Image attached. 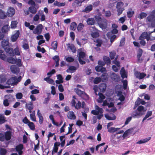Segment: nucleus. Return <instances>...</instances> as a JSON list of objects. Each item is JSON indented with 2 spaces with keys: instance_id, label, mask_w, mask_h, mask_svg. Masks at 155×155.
<instances>
[{
  "instance_id": "f257e3e1",
  "label": "nucleus",
  "mask_w": 155,
  "mask_h": 155,
  "mask_svg": "<svg viewBox=\"0 0 155 155\" xmlns=\"http://www.w3.org/2000/svg\"><path fill=\"white\" fill-rule=\"evenodd\" d=\"M105 143H102L97 145L96 147V151H98L99 150L98 153L100 155H104L106 153V150L108 147V146L105 145Z\"/></svg>"
},
{
  "instance_id": "f03ea898",
  "label": "nucleus",
  "mask_w": 155,
  "mask_h": 155,
  "mask_svg": "<svg viewBox=\"0 0 155 155\" xmlns=\"http://www.w3.org/2000/svg\"><path fill=\"white\" fill-rule=\"evenodd\" d=\"M22 122L25 124H27L29 128L32 130H34L35 129V127L34 123L30 122L27 118L26 117H25L22 120Z\"/></svg>"
},
{
  "instance_id": "7ed1b4c3",
  "label": "nucleus",
  "mask_w": 155,
  "mask_h": 155,
  "mask_svg": "<svg viewBox=\"0 0 155 155\" xmlns=\"http://www.w3.org/2000/svg\"><path fill=\"white\" fill-rule=\"evenodd\" d=\"M147 20L149 22L151 23L152 25L153 23H154L155 20V11L153 10L152 11L151 14L147 17Z\"/></svg>"
},
{
  "instance_id": "20e7f679",
  "label": "nucleus",
  "mask_w": 155,
  "mask_h": 155,
  "mask_svg": "<svg viewBox=\"0 0 155 155\" xmlns=\"http://www.w3.org/2000/svg\"><path fill=\"white\" fill-rule=\"evenodd\" d=\"M143 52V50L141 48H139L137 50V62L139 63H141L143 59L141 58Z\"/></svg>"
},
{
  "instance_id": "39448f33",
  "label": "nucleus",
  "mask_w": 155,
  "mask_h": 155,
  "mask_svg": "<svg viewBox=\"0 0 155 155\" xmlns=\"http://www.w3.org/2000/svg\"><path fill=\"white\" fill-rule=\"evenodd\" d=\"M43 25L41 24H39L37 25L36 28L34 30L33 33L35 34L39 35L42 31Z\"/></svg>"
},
{
  "instance_id": "423d86ee",
  "label": "nucleus",
  "mask_w": 155,
  "mask_h": 155,
  "mask_svg": "<svg viewBox=\"0 0 155 155\" xmlns=\"http://www.w3.org/2000/svg\"><path fill=\"white\" fill-rule=\"evenodd\" d=\"M106 87V85L105 84L103 83L100 84L99 85V87H97L96 88L95 87H94V89L95 91V93L96 94L97 91V89H99L100 92L104 93L105 91V90Z\"/></svg>"
},
{
  "instance_id": "0eeeda50",
  "label": "nucleus",
  "mask_w": 155,
  "mask_h": 155,
  "mask_svg": "<svg viewBox=\"0 0 155 155\" xmlns=\"http://www.w3.org/2000/svg\"><path fill=\"white\" fill-rule=\"evenodd\" d=\"M133 133V129H129L127 130L124 132V134L122 135L123 138L124 139L125 138L129 137L130 135L132 134Z\"/></svg>"
},
{
  "instance_id": "6e6552de",
  "label": "nucleus",
  "mask_w": 155,
  "mask_h": 155,
  "mask_svg": "<svg viewBox=\"0 0 155 155\" xmlns=\"http://www.w3.org/2000/svg\"><path fill=\"white\" fill-rule=\"evenodd\" d=\"M1 44L2 48L4 49L10 47L8 39L3 40L1 41Z\"/></svg>"
},
{
  "instance_id": "1a4fd4ad",
  "label": "nucleus",
  "mask_w": 155,
  "mask_h": 155,
  "mask_svg": "<svg viewBox=\"0 0 155 155\" xmlns=\"http://www.w3.org/2000/svg\"><path fill=\"white\" fill-rule=\"evenodd\" d=\"M145 39L147 41L150 40V36L147 32H143L139 38V39Z\"/></svg>"
},
{
  "instance_id": "9d476101",
  "label": "nucleus",
  "mask_w": 155,
  "mask_h": 155,
  "mask_svg": "<svg viewBox=\"0 0 155 155\" xmlns=\"http://www.w3.org/2000/svg\"><path fill=\"white\" fill-rule=\"evenodd\" d=\"M16 77H13L9 79L7 81V84L9 85H15L17 84L16 82Z\"/></svg>"
},
{
  "instance_id": "9b49d317",
  "label": "nucleus",
  "mask_w": 155,
  "mask_h": 155,
  "mask_svg": "<svg viewBox=\"0 0 155 155\" xmlns=\"http://www.w3.org/2000/svg\"><path fill=\"white\" fill-rule=\"evenodd\" d=\"M11 70L12 73L18 74L20 71L19 68L16 65H12L10 68Z\"/></svg>"
},
{
  "instance_id": "f8f14e48",
  "label": "nucleus",
  "mask_w": 155,
  "mask_h": 155,
  "mask_svg": "<svg viewBox=\"0 0 155 155\" xmlns=\"http://www.w3.org/2000/svg\"><path fill=\"white\" fill-rule=\"evenodd\" d=\"M23 148V145L22 144H19L17 145L15 147V149L19 155H21L23 153L22 151Z\"/></svg>"
},
{
  "instance_id": "ddd939ff",
  "label": "nucleus",
  "mask_w": 155,
  "mask_h": 155,
  "mask_svg": "<svg viewBox=\"0 0 155 155\" xmlns=\"http://www.w3.org/2000/svg\"><path fill=\"white\" fill-rule=\"evenodd\" d=\"M76 41L77 44L79 45L80 47L82 46V45H84L87 42V39H86L85 38H83L81 40H79L78 39L76 38Z\"/></svg>"
},
{
  "instance_id": "4468645a",
  "label": "nucleus",
  "mask_w": 155,
  "mask_h": 155,
  "mask_svg": "<svg viewBox=\"0 0 155 155\" xmlns=\"http://www.w3.org/2000/svg\"><path fill=\"white\" fill-rule=\"evenodd\" d=\"M4 50L7 54H9L10 56H14V53L13 48H11L9 47L8 48L4 49Z\"/></svg>"
},
{
  "instance_id": "2eb2a0df",
  "label": "nucleus",
  "mask_w": 155,
  "mask_h": 155,
  "mask_svg": "<svg viewBox=\"0 0 155 155\" xmlns=\"http://www.w3.org/2000/svg\"><path fill=\"white\" fill-rule=\"evenodd\" d=\"M19 35V30L16 31V32L11 36V39L12 41L15 42L16 41Z\"/></svg>"
},
{
  "instance_id": "dca6fc26",
  "label": "nucleus",
  "mask_w": 155,
  "mask_h": 155,
  "mask_svg": "<svg viewBox=\"0 0 155 155\" xmlns=\"http://www.w3.org/2000/svg\"><path fill=\"white\" fill-rule=\"evenodd\" d=\"M68 47V49L71 50L73 53H75L76 52V49L75 46L73 44L68 43L66 45Z\"/></svg>"
},
{
  "instance_id": "f3484780",
  "label": "nucleus",
  "mask_w": 155,
  "mask_h": 155,
  "mask_svg": "<svg viewBox=\"0 0 155 155\" xmlns=\"http://www.w3.org/2000/svg\"><path fill=\"white\" fill-rule=\"evenodd\" d=\"M15 11L13 8H9L7 12V15L9 17H12L15 14Z\"/></svg>"
},
{
  "instance_id": "a211bd4d",
  "label": "nucleus",
  "mask_w": 155,
  "mask_h": 155,
  "mask_svg": "<svg viewBox=\"0 0 155 155\" xmlns=\"http://www.w3.org/2000/svg\"><path fill=\"white\" fill-rule=\"evenodd\" d=\"M68 117L70 120H75L76 118V116L72 111H69L68 114Z\"/></svg>"
},
{
  "instance_id": "6ab92c4d",
  "label": "nucleus",
  "mask_w": 155,
  "mask_h": 155,
  "mask_svg": "<svg viewBox=\"0 0 155 155\" xmlns=\"http://www.w3.org/2000/svg\"><path fill=\"white\" fill-rule=\"evenodd\" d=\"M5 140L7 141L9 140L11 138L12 134L11 132L10 131H7L5 132Z\"/></svg>"
},
{
  "instance_id": "aec40b11",
  "label": "nucleus",
  "mask_w": 155,
  "mask_h": 155,
  "mask_svg": "<svg viewBox=\"0 0 155 155\" xmlns=\"http://www.w3.org/2000/svg\"><path fill=\"white\" fill-rule=\"evenodd\" d=\"M111 79L115 81H118L119 80V76L116 74L113 73L110 75Z\"/></svg>"
},
{
  "instance_id": "412c9836",
  "label": "nucleus",
  "mask_w": 155,
  "mask_h": 155,
  "mask_svg": "<svg viewBox=\"0 0 155 155\" xmlns=\"http://www.w3.org/2000/svg\"><path fill=\"white\" fill-rule=\"evenodd\" d=\"M81 2H80V0H75L72 3V6L74 8L81 6Z\"/></svg>"
},
{
  "instance_id": "4be33fe9",
  "label": "nucleus",
  "mask_w": 155,
  "mask_h": 155,
  "mask_svg": "<svg viewBox=\"0 0 155 155\" xmlns=\"http://www.w3.org/2000/svg\"><path fill=\"white\" fill-rule=\"evenodd\" d=\"M120 74L121 77L123 79L125 78H127V74L125 71V69L124 67L122 68L120 71Z\"/></svg>"
},
{
  "instance_id": "5701e85b",
  "label": "nucleus",
  "mask_w": 155,
  "mask_h": 155,
  "mask_svg": "<svg viewBox=\"0 0 155 155\" xmlns=\"http://www.w3.org/2000/svg\"><path fill=\"white\" fill-rule=\"evenodd\" d=\"M77 69V68L73 66H70L66 70V72L68 73H73L75 72Z\"/></svg>"
},
{
  "instance_id": "b1692460",
  "label": "nucleus",
  "mask_w": 155,
  "mask_h": 155,
  "mask_svg": "<svg viewBox=\"0 0 155 155\" xmlns=\"http://www.w3.org/2000/svg\"><path fill=\"white\" fill-rule=\"evenodd\" d=\"M93 9V6L91 5H88L84 9L82 10L83 12L88 13L91 11Z\"/></svg>"
},
{
  "instance_id": "393cba45",
  "label": "nucleus",
  "mask_w": 155,
  "mask_h": 155,
  "mask_svg": "<svg viewBox=\"0 0 155 155\" xmlns=\"http://www.w3.org/2000/svg\"><path fill=\"white\" fill-rule=\"evenodd\" d=\"M120 128H115L114 127H110V128L107 129L108 131L110 133L113 134L114 132L117 131L118 130H120Z\"/></svg>"
},
{
  "instance_id": "a878e982",
  "label": "nucleus",
  "mask_w": 155,
  "mask_h": 155,
  "mask_svg": "<svg viewBox=\"0 0 155 155\" xmlns=\"http://www.w3.org/2000/svg\"><path fill=\"white\" fill-rule=\"evenodd\" d=\"M140 41L139 43L136 42V47L138 48L140 47V45L143 46L146 45V42L144 39H139Z\"/></svg>"
},
{
  "instance_id": "bb28decb",
  "label": "nucleus",
  "mask_w": 155,
  "mask_h": 155,
  "mask_svg": "<svg viewBox=\"0 0 155 155\" xmlns=\"http://www.w3.org/2000/svg\"><path fill=\"white\" fill-rule=\"evenodd\" d=\"M81 49H80L78 50V53L79 56L78 59H84L85 56V54L84 52L82 51H79Z\"/></svg>"
},
{
  "instance_id": "cd10ccee",
  "label": "nucleus",
  "mask_w": 155,
  "mask_h": 155,
  "mask_svg": "<svg viewBox=\"0 0 155 155\" xmlns=\"http://www.w3.org/2000/svg\"><path fill=\"white\" fill-rule=\"evenodd\" d=\"M98 95L99 98L98 100V102L100 103H102L104 99L105 98V96L101 92H99Z\"/></svg>"
},
{
  "instance_id": "c85d7f7f",
  "label": "nucleus",
  "mask_w": 155,
  "mask_h": 155,
  "mask_svg": "<svg viewBox=\"0 0 155 155\" xmlns=\"http://www.w3.org/2000/svg\"><path fill=\"white\" fill-rule=\"evenodd\" d=\"M88 25H94L95 23V20L94 18H88L86 21Z\"/></svg>"
},
{
  "instance_id": "c756f323",
  "label": "nucleus",
  "mask_w": 155,
  "mask_h": 155,
  "mask_svg": "<svg viewBox=\"0 0 155 155\" xmlns=\"http://www.w3.org/2000/svg\"><path fill=\"white\" fill-rule=\"evenodd\" d=\"M151 137H149L144 139L141 140L140 141L137 142L136 143L141 144L142 143H145L150 140L151 139Z\"/></svg>"
},
{
  "instance_id": "7c9ffc66",
  "label": "nucleus",
  "mask_w": 155,
  "mask_h": 155,
  "mask_svg": "<svg viewBox=\"0 0 155 155\" xmlns=\"http://www.w3.org/2000/svg\"><path fill=\"white\" fill-rule=\"evenodd\" d=\"M30 12L33 14H35L37 12V9L35 6H31L28 8Z\"/></svg>"
},
{
  "instance_id": "2f4dec72",
  "label": "nucleus",
  "mask_w": 155,
  "mask_h": 155,
  "mask_svg": "<svg viewBox=\"0 0 155 155\" xmlns=\"http://www.w3.org/2000/svg\"><path fill=\"white\" fill-rule=\"evenodd\" d=\"M25 107L27 109H33L34 108L33 103L32 102L27 103L25 105Z\"/></svg>"
},
{
  "instance_id": "473e14b6",
  "label": "nucleus",
  "mask_w": 155,
  "mask_h": 155,
  "mask_svg": "<svg viewBox=\"0 0 155 155\" xmlns=\"http://www.w3.org/2000/svg\"><path fill=\"white\" fill-rule=\"evenodd\" d=\"M77 24L75 22H72L70 26V29L72 31H75L77 28Z\"/></svg>"
},
{
  "instance_id": "72a5a7b5",
  "label": "nucleus",
  "mask_w": 155,
  "mask_h": 155,
  "mask_svg": "<svg viewBox=\"0 0 155 155\" xmlns=\"http://www.w3.org/2000/svg\"><path fill=\"white\" fill-rule=\"evenodd\" d=\"M6 118L3 114H0V124H2L6 121Z\"/></svg>"
},
{
  "instance_id": "f704fd0d",
  "label": "nucleus",
  "mask_w": 155,
  "mask_h": 155,
  "mask_svg": "<svg viewBox=\"0 0 155 155\" xmlns=\"http://www.w3.org/2000/svg\"><path fill=\"white\" fill-rule=\"evenodd\" d=\"M103 59L105 63L109 65L110 64V60L109 57L104 56L103 57Z\"/></svg>"
},
{
  "instance_id": "c9c22d12",
  "label": "nucleus",
  "mask_w": 155,
  "mask_h": 155,
  "mask_svg": "<svg viewBox=\"0 0 155 155\" xmlns=\"http://www.w3.org/2000/svg\"><path fill=\"white\" fill-rule=\"evenodd\" d=\"M54 5L57 6L58 7H62L64 6L65 5V2L61 3L60 2H58L57 1H55L54 3Z\"/></svg>"
},
{
  "instance_id": "e433bc0d",
  "label": "nucleus",
  "mask_w": 155,
  "mask_h": 155,
  "mask_svg": "<svg viewBox=\"0 0 155 155\" xmlns=\"http://www.w3.org/2000/svg\"><path fill=\"white\" fill-rule=\"evenodd\" d=\"M118 32V30L117 29H113L110 32H108L107 35V37H109L110 35H111L112 34H117Z\"/></svg>"
},
{
  "instance_id": "4c0bfd02",
  "label": "nucleus",
  "mask_w": 155,
  "mask_h": 155,
  "mask_svg": "<svg viewBox=\"0 0 155 155\" xmlns=\"http://www.w3.org/2000/svg\"><path fill=\"white\" fill-rule=\"evenodd\" d=\"M76 92L78 95L81 96H83L85 94L84 91H81L80 89L78 88L76 89Z\"/></svg>"
},
{
  "instance_id": "58836bf2",
  "label": "nucleus",
  "mask_w": 155,
  "mask_h": 155,
  "mask_svg": "<svg viewBox=\"0 0 155 155\" xmlns=\"http://www.w3.org/2000/svg\"><path fill=\"white\" fill-rule=\"evenodd\" d=\"M117 55L115 51H113L110 52V57L111 59H113Z\"/></svg>"
},
{
  "instance_id": "ea45409f",
  "label": "nucleus",
  "mask_w": 155,
  "mask_h": 155,
  "mask_svg": "<svg viewBox=\"0 0 155 155\" xmlns=\"http://www.w3.org/2000/svg\"><path fill=\"white\" fill-rule=\"evenodd\" d=\"M14 55L19 56L20 55V50L18 46H17L14 50Z\"/></svg>"
},
{
  "instance_id": "a19ab883",
  "label": "nucleus",
  "mask_w": 155,
  "mask_h": 155,
  "mask_svg": "<svg viewBox=\"0 0 155 155\" xmlns=\"http://www.w3.org/2000/svg\"><path fill=\"white\" fill-rule=\"evenodd\" d=\"M6 61L12 64H15V59L12 57L7 58Z\"/></svg>"
},
{
  "instance_id": "79ce46f5",
  "label": "nucleus",
  "mask_w": 155,
  "mask_h": 155,
  "mask_svg": "<svg viewBox=\"0 0 155 155\" xmlns=\"http://www.w3.org/2000/svg\"><path fill=\"white\" fill-rule=\"evenodd\" d=\"M118 56L117 55L115 59L113 61V63L115 64L117 67L120 68V62L119 61H117V59L118 58Z\"/></svg>"
},
{
  "instance_id": "37998d69",
  "label": "nucleus",
  "mask_w": 155,
  "mask_h": 155,
  "mask_svg": "<svg viewBox=\"0 0 155 155\" xmlns=\"http://www.w3.org/2000/svg\"><path fill=\"white\" fill-rule=\"evenodd\" d=\"M58 42L56 41H54L52 42L51 44V46L53 49L54 50L57 49L58 47Z\"/></svg>"
},
{
  "instance_id": "c03bdc74",
  "label": "nucleus",
  "mask_w": 155,
  "mask_h": 155,
  "mask_svg": "<svg viewBox=\"0 0 155 155\" xmlns=\"http://www.w3.org/2000/svg\"><path fill=\"white\" fill-rule=\"evenodd\" d=\"M18 22L17 21H12L11 25V28H15L17 27Z\"/></svg>"
},
{
  "instance_id": "a18cd8bd",
  "label": "nucleus",
  "mask_w": 155,
  "mask_h": 155,
  "mask_svg": "<svg viewBox=\"0 0 155 155\" xmlns=\"http://www.w3.org/2000/svg\"><path fill=\"white\" fill-rule=\"evenodd\" d=\"M84 26V25L82 23H79L77 27V30L78 31L80 32L82 30Z\"/></svg>"
},
{
  "instance_id": "49530a36",
  "label": "nucleus",
  "mask_w": 155,
  "mask_h": 155,
  "mask_svg": "<svg viewBox=\"0 0 155 155\" xmlns=\"http://www.w3.org/2000/svg\"><path fill=\"white\" fill-rule=\"evenodd\" d=\"M49 118L50 120L52 121V123L53 124H54V125H56L57 126H58V123L55 122L54 119V116L52 115H50L49 116Z\"/></svg>"
},
{
  "instance_id": "de8ad7c7",
  "label": "nucleus",
  "mask_w": 155,
  "mask_h": 155,
  "mask_svg": "<svg viewBox=\"0 0 155 155\" xmlns=\"http://www.w3.org/2000/svg\"><path fill=\"white\" fill-rule=\"evenodd\" d=\"M150 36V40L151 41L155 39V32L153 31L151 32L149 34Z\"/></svg>"
},
{
  "instance_id": "09e8293b",
  "label": "nucleus",
  "mask_w": 155,
  "mask_h": 155,
  "mask_svg": "<svg viewBox=\"0 0 155 155\" xmlns=\"http://www.w3.org/2000/svg\"><path fill=\"white\" fill-rule=\"evenodd\" d=\"M146 76V74L144 73H140L139 75L136 76V78H139L140 79H142L144 78Z\"/></svg>"
},
{
  "instance_id": "8fccbe9b",
  "label": "nucleus",
  "mask_w": 155,
  "mask_h": 155,
  "mask_svg": "<svg viewBox=\"0 0 155 155\" xmlns=\"http://www.w3.org/2000/svg\"><path fill=\"white\" fill-rule=\"evenodd\" d=\"M111 143L114 145H117L119 143V140H117V138H112V139L111 140Z\"/></svg>"
},
{
  "instance_id": "3c124183",
  "label": "nucleus",
  "mask_w": 155,
  "mask_h": 155,
  "mask_svg": "<svg viewBox=\"0 0 155 155\" xmlns=\"http://www.w3.org/2000/svg\"><path fill=\"white\" fill-rule=\"evenodd\" d=\"M6 17V16L5 14V12L2 10L0 9V18L3 19Z\"/></svg>"
},
{
  "instance_id": "603ef678",
  "label": "nucleus",
  "mask_w": 155,
  "mask_h": 155,
  "mask_svg": "<svg viewBox=\"0 0 155 155\" xmlns=\"http://www.w3.org/2000/svg\"><path fill=\"white\" fill-rule=\"evenodd\" d=\"M95 109L98 111V114H101L103 113V110L102 108H100L98 107V106L96 105L95 106Z\"/></svg>"
},
{
  "instance_id": "864d4df0",
  "label": "nucleus",
  "mask_w": 155,
  "mask_h": 155,
  "mask_svg": "<svg viewBox=\"0 0 155 155\" xmlns=\"http://www.w3.org/2000/svg\"><path fill=\"white\" fill-rule=\"evenodd\" d=\"M152 114L151 111H148L147 114L146 115L145 117L143 119V120H142V122H143L146 119H147V118H148L150 116H151L152 115Z\"/></svg>"
},
{
  "instance_id": "5fc2aeb1",
  "label": "nucleus",
  "mask_w": 155,
  "mask_h": 155,
  "mask_svg": "<svg viewBox=\"0 0 155 155\" xmlns=\"http://www.w3.org/2000/svg\"><path fill=\"white\" fill-rule=\"evenodd\" d=\"M81 103L80 101H78L75 105V108L77 110H78L81 107Z\"/></svg>"
},
{
  "instance_id": "6e6d98bb",
  "label": "nucleus",
  "mask_w": 155,
  "mask_h": 155,
  "mask_svg": "<svg viewBox=\"0 0 155 155\" xmlns=\"http://www.w3.org/2000/svg\"><path fill=\"white\" fill-rule=\"evenodd\" d=\"M22 47L24 50H26L29 49V46L28 44L26 43H23Z\"/></svg>"
},
{
  "instance_id": "4d7b16f0",
  "label": "nucleus",
  "mask_w": 155,
  "mask_h": 155,
  "mask_svg": "<svg viewBox=\"0 0 155 155\" xmlns=\"http://www.w3.org/2000/svg\"><path fill=\"white\" fill-rule=\"evenodd\" d=\"M147 16V14L145 12H142L140 13L139 15L138 16V18L143 19Z\"/></svg>"
},
{
  "instance_id": "13d9d810",
  "label": "nucleus",
  "mask_w": 155,
  "mask_h": 155,
  "mask_svg": "<svg viewBox=\"0 0 155 155\" xmlns=\"http://www.w3.org/2000/svg\"><path fill=\"white\" fill-rule=\"evenodd\" d=\"M122 81L123 83V88L124 90H126L127 88V80H123Z\"/></svg>"
},
{
  "instance_id": "bf43d9fd",
  "label": "nucleus",
  "mask_w": 155,
  "mask_h": 155,
  "mask_svg": "<svg viewBox=\"0 0 155 155\" xmlns=\"http://www.w3.org/2000/svg\"><path fill=\"white\" fill-rule=\"evenodd\" d=\"M58 149V147L57 146H56L55 144L53 147L52 151L51 153L52 155H53L55 153L57 152Z\"/></svg>"
},
{
  "instance_id": "052dcab7",
  "label": "nucleus",
  "mask_w": 155,
  "mask_h": 155,
  "mask_svg": "<svg viewBox=\"0 0 155 155\" xmlns=\"http://www.w3.org/2000/svg\"><path fill=\"white\" fill-rule=\"evenodd\" d=\"M109 37H108V38L110 37V41L111 43H112L114 41L115 39L116 38L117 36L116 35H113L110 36V35H109Z\"/></svg>"
},
{
  "instance_id": "680f3d73",
  "label": "nucleus",
  "mask_w": 155,
  "mask_h": 155,
  "mask_svg": "<svg viewBox=\"0 0 155 155\" xmlns=\"http://www.w3.org/2000/svg\"><path fill=\"white\" fill-rule=\"evenodd\" d=\"M0 59L4 61H7V57L4 54H0Z\"/></svg>"
},
{
  "instance_id": "e2e57ef3",
  "label": "nucleus",
  "mask_w": 155,
  "mask_h": 155,
  "mask_svg": "<svg viewBox=\"0 0 155 155\" xmlns=\"http://www.w3.org/2000/svg\"><path fill=\"white\" fill-rule=\"evenodd\" d=\"M7 153L6 150L4 148H2L0 149V155H5Z\"/></svg>"
},
{
  "instance_id": "0e129e2a",
  "label": "nucleus",
  "mask_w": 155,
  "mask_h": 155,
  "mask_svg": "<svg viewBox=\"0 0 155 155\" xmlns=\"http://www.w3.org/2000/svg\"><path fill=\"white\" fill-rule=\"evenodd\" d=\"M101 78L100 77H96L94 80V83L95 84H97L101 81Z\"/></svg>"
},
{
  "instance_id": "69168bd1",
  "label": "nucleus",
  "mask_w": 155,
  "mask_h": 155,
  "mask_svg": "<svg viewBox=\"0 0 155 155\" xmlns=\"http://www.w3.org/2000/svg\"><path fill=\"white\" fill-rule=\"evenodd\" d=\"M124 5L123 2H119L117 3L116 8H124Z\"/></svg>"
},
{
  "instance_id": "338daca9",
  "label": "nucleus",
  "mask_w": 155,
  "mask_h": 155,
  "mask_svg": "<svg viewBox=\"0 0 155 155\" xmlns=\"http://www.w3.org/2000/svg\"><path fill=\"white\" fill-rule=\"evenodd\" d=\"M117 11L118 12V15H120L123 12V11L124 10V8H117Z\"/></svg>"
},
{
  "instance_id": "774afa93",
  "label": "nucleus",
  "mask_w": 155,
  "mask_h": 155,
  "mask_svg": "<svg viewBox=\"0 0 155 155\" xmlns=\"http://www.w3.org/2000/svg\"><path fill=\"white\" fill-rule=\"evenodd\" d=\"M127 13L128 17L130 18L134 14V12L131 10V11L127 12Z\"/></svg>"
}]
</instances>
